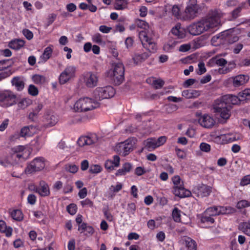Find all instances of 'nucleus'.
<instances>
[{"instance_id":"f257e3e1","label":"nucleus","mask_w":250,"mask_h":250,"mask_svg":"<svg viewBox=\"0 0 250 250\" xmlns=\"http://www.w3.org/2000/svg\"><path fill=\"white\" fill-rule=\"evenodd\" d=\"M221 17V13L219 10L211 9L208 11L206 17L188 26L187 32L193 36L199 35L209 29L219 25Z\"/></svg>"},{"instance_id":"f03ea898","label":"nucleus","mask_w":250,"mask_h":250,"mask_svg":"<svg viewBox=\"0 0 250 250\" xmlns=\"http://www.w3.org/2000/svg\"><path fill=\"white\" fill-rule=\"evenodd\" d=\"M242 101L239 96L225 95L215 101L213 105L214 112L220 115L221 118L227 120L230 116L232 105L238 104Z\"/></svg>"},{"instance_id":"7ed1b4c3","label":"nucleus","mask_w":250,"mask_h":250,"mask_svg":"<svg viewBox=\"0 0 250 250\" xmlns=\"http://www.w3.org/2000/svg\"><path fill=\"white\" fill-rule=\"evenodd\" d=\"M136 24L138 27L143 29L139 32V38L144 48L152 52L157 49V44L154 39L148 31H146V29L148 27V23L144 20L138 19L136 21Z\"/></svg>"},{"instance_id":"20e7f679","label":"nucleus","mask_w":250,"mask_h":250,"mask_svg":"<svg viewBox=\"0 0 250 250\" xmlns=\"http://www.w3.org/2000/svg\"><path fill=\"white\" fill-rule=\"evenodd\" d=\"M100 105L99 102L88 97L79 99L77 101L73 106V109L77 112H86L92 110Z\"/></svg>"},{"instance_id":"39448f33","label":"nucleus","mask_w":250,"mask_h":250,"mask_svg":"<svg viewBox=\"0 0 250 250\" xmlns=\"http://www.w3.org/2000/svg\"><path fill=\"white\" fill-rule=\"evenodd\" d=\"M124 66L122 63H114L112 64V68L107 72V76L115 84L119 85L124 80Z\"/></svg>"},{"instance_id":"423d86ee","label":"nucleus","mask_w":250,"mask_h":250,"mask_svg":"<svg viewBox=\"0 0 250 250\" xmlns=\"http://www.w3.org/2000/svg\"><path fill=\"white\" fill-rule=\"evenodd\" d=\"M199 6L197 0H189L185 11L182 13V20L183 21H190L198 16Z\"/></svg>"},{"instance_id":"0eeeda50","label":"nucleus","mask_w":250,"mask_h":250,"mask_svg":"<svg viewBox=\"0 0 250 250\" xmlns=\"http://www.w3.org/2000/svg\"><path fill=\"white\" fill-rule=\"evenodd\" d=\"M172 181L174 184L172 188L173 194L181 198L190 197L191 192L185 188L183 182H181V178L178 175H175L172 178Z\"/></svg>"},{"instance_id":"6e6552de","label":"nucleus","mask_w":250,"mask_h":250,"mask_svg":"<svg viewBox=\"0 0 250 250\" xmlns=\"http://www.w3.org/2000/svg\"><path fill=\"white\" fill-rule=\"evenodd\" d=\"M115 91L111 86L99 87L96 88L93 92V95L96 100H102L110 98L114 95Z\"/></svg>"},{"instance_id":"1a4fd4ad","label":"nucleus","mask_w":250,"mask_h":250,"mask_svg":"<svg viewBox=\"0 0 250 250\" xmlns=\"http://www.w3.org/2000/svg\"><path fill=\"white\" fill-rule=\"evenodd\" d=\"M45 160L42 157H37L33 159L25 169L26 174H32L42 170L45 167Z\"/></svg>"},{"instance_id":"9d476101","label":"nucleus","mask_w":250,"mask_h":250,"mask_svg":"<svg viewBox=\"0 0 250 250\" xmlns=\"http://www.w3.org/2000/svg\"><path fill=\"white\" fill-rule=\"evenodd\" d=\"M17 96L11 91L5 90L0 91V102L3 105L8 107L17 103Z\"/></svg>"},{"instance_id":"9b49d317","label":"nucleus","mask_w":250,"mask_h":250,"mask_svg":"<svg viewBox=\"0 0 250 250\" xmlns=\"http://www.w3.org/2000/svg\"><path fill=\"white\" fill-rule=\"evenodd\" d=\"M12 153L10 155L13 161H16V164L19 161L25 160L29 155V152L22 146H16L12 148Z\"/></svg>"},{"instance_id":"f8f14e48","label":"nucleus","mask_w":250,"mask_h":250,"mask_svg":"<svg viewBox=\"0 0 250 250\" xmlns=\"http://www.w3.org/2000/svg\"><path fill=\"white\" fill-rule=\"evenodd\" d=\"M76 67L73 65L67 66L62 72L59 77L61 84H64L75 76Z\"/></svg>"},{"instance_id":"ddd939ff","label":"nucleus","mask_w":250,"mask_h":250,"mask_svg":"<svg viewBox=\"0 0 250 250\" xmlns=\"http://www.w3.org/2000/svg\"><path fill=\"white\" fill-rule=\"evenodd\" d=\"M156 50L157 49L153 52L148 50V52H134L131 55L133 64L134 65H140L150 56L151 53H154Z\"/></svg>"},{"instance_id":"4468645a","label":"nucleus","mask_w":250,"mask_h":250,"mask_svg":"<svg viewBox=\"0 0 250 250\" xmlns=\"http://www.w3.org/2000/svg\"><path fill=\"white\" fill-rule=\"evenodd\" d=\"M218 38L224 40L227 43L231 44L239 40V37L236 35L235 32L232 29L225 30L221 32Z\"/></svg>"},{"instance_id":"2eb2a0df","label":"nucleus","mask_w":250,"mask_h":250,"mask_svg":"<svg viewBox=\"0 0 250 250\" xmlns=\"http://www.w3.org/2000/svg\"><path fill=\"white\" fill-rule=\"evenodd\" d=\"M239 139L236 135L233 133L221 134L215 138V141L218 144L224 145L232 143Z\"/></svg>"},{"instance_id":"dca6fc26","label":"nucleus","mask_w":250,"mask_h":250,"mask_svg":"<svg viewBox=\"0 0 250 250\" xmlns=\"http://www.w3.org/2000/svg\"><path fill=\"white\" fill-rule=\"evenodd\" d=\"M98 141V137L96 134L89 136H81L77 141L78 145L81 147L93 145Z\"/></svg>"},{"instance_id":"f3484780","label":"nucleus","mask_w":250,"mask_h":250,"mask_svg":"<svg viewBox=\"0 0 250 250\" xmlns=\"http://www.w3.org/2000/svg\"><path fill=\"white\" fill-rule=\"evenodd\" d=\"M200 125L207 128H210L213 126L215 121L212 117L208 114H204L198 119Z\"/></svg>"},{"instance_id":"a211bd4d","label":"nucleus","mask_w":250,"mask_h":250,"mask_svg":"<svg viewBox=\"0 0 250 250\" xmlns=\"http://www.w3.org/2000/svg\"><path fill=\"white\" fill-rule=\"evenodd\" d=\"M98 82V77L96 74L91 72H87L84 75V83L88 87L95 86Z\"/></svg>"},{"instance_id":"6ab92c4d","label":"nucleus","mask_w":250,"mask_h":250,"mask_svg":"<svg viewBox=\"0 0 250 250\" xmlns=\"http://www.w3.org/2000/svg\"><path fill=\"white\" fill-rule=\"evenodd\" d=\"M35 190L42 197L48 196L50 194L49 186L44 181H41L38 188H36Z\"/></svg>"},{"instance_id":"aec40b11","label":"nucleus","mask_w":250,"mask_h":250,"mask_svg":"<svg viewBox=\"0 0 250 250\" xmlns=\"http://www.w3.org/2000/svg\"><path fill=\"white\" fill-rule=\"evenodd\" d=\"M200 222L203 225V227L207 228L213 224L215 220L205 211L199 215Z\"/></svg>"},{"instance_id":"412c9836","label":"nucleus","mask_w":250,"mask_h":250,"mask_svg":"<svg viewBox=\"0 0 250 250\" xmlns=\"http://www.w3.org/2000/svg\"><path fill=\"white\" fill-rule=\"evenodd\" d=\"M187 32V28L181 27L180 23H177L171 30V33L178 39L186 37Z\"/></svg>"},{"instance_id":"4be33fe9","label":"nucleus","mask_w":250,"mask_h":250,"mask_svg":"<svg viewBox=\"0 0 250 250\" xmlns=\"http://www.w3.org/2000/svg\"><path fill=\"white\" fill-rule=\"evenodd\" d=\"M58 122V118L57 116L51 114H46L44 115V125L45 128L49 127L55 125Z\"/></svg>"},{"instance_id":"5701e85b","label":"nucleus","mask_w":250,"mask_h":250,"mask_svg":"<svg viewBox=\"0 0 250 250\" xmlns=\"http://www.w3.org/2000/svg\"><path fill=\"white\" fill-rule=\"evenodd\" d=\"M210 186L202 184L199 186L196 189V193L199 197H204L209 196L212 191Z\"/></svg>"},{"instance_id":"b1692460","label":"nucleus","mask_w":250,"mask_h":250,"mask_svg":"<svg viewBox=\"0 0 250 250\" xmlns=\"http://www.w3.org/2000/svg\"><path fill=\"white\" fill-rule=\"evenodd\" d=\"M120 159L118 155L113 156V160H107L104 164L105 168L108 170H113L115 167H118L120 165Z\"/></svg>"},{"instance_id":"393cba45","label":"nucleus","mask_w":250,"mask_h":250,"mask_svg":"<svg viewBox=\"0 0 250 250\" xmlns=\"http://www.w3.org/2000/svg\"><path fill=\"white\" fill-rule=\"evenodd\" d=\"M232 84L235 87H238L244 84L249 81V77L245 75H239L232 78Z\"/></svg>"},{"instance_id":"a878e982","label":"nucleus","mask_w":250,"mask_h":250,"mask_svg":"<svg viewBox=\"0 0 250 250\" xmlns=\"http://www.w3.org/2000/svg\"><path fill=\"white\" fill-rule=\"evenodd\" d=\"M37 128L34 125L24 126L21 129V135L22 137L30 136L36 133Z\"/></svg>"},{"instance_id":"bb28decb","label":"nucleus","mask_w":250,"mask_h":250,"mask_svg":"<svg viewBox=\"0 0 250 250\" xmlns=\"http://www.w3.org/2000/svg\"><path fill=\"white\" fill-rule=\"evenodd\" d=\"M78 230L81 233H84V235L86 236H91L94 232V229L85 223H83L78 226Z\"/></svg>"},{"instance_id":"cd10ccee","label":"nucleus","mask_w":250,"mask_h":250,"mask_svg":"<svg viewBox=\"0 0 250 250\" xmlns=\"http://www.w3.org/2000/svg\"><path fill=\"white\" fill-rule=\"evenodd\" d=\"M245 3H241L233 10L230 13V16L229 17V21H233L235 20L237 18L241 16V13L244 7Z\"/></svg>"},{"instance_id":"c85d7f7f","label":"nucleus","mask_w":250,"mask_h":250,"mask_svg":"<svg viewBox=\"0 0 250 250\" xmlns=\"http://www.w3.org/2000/svg\"><path fill=\"white\" fill-rule=\"evenodd\" d=\"M144 148L151 151L157 148L155 138H149L144 141Z\"/></svg>"},{"instance_id":"c756f323","label":"nucleus","mask_w":250,"mask_h":250,"mask_svg":"<svg viewBox=\"0 0 250 250\" xmlns=\"http://www.w3.org/2000/svg\"><path fill=\"white\" fill-rule=\"evenodd\" d=\"M0 231L4 233L6 237H10L12 235L13 229L11 227L7 226L5 222L2 220H0Z\"/></svg>"},{"instance_id":"7c9ffc66","label":"nucleus","mask_w":250,"mask_h":250,"mask_svg":"<svg viewBox=\"0 0 250 250\" xmlns=\"http://www.w3.org/2000/svg\"><path fill=\"white\" fill-rule=\"evenodd\" d=\"M200 95V91L194 89L184 90L182 91V96L187 99H192L198 97Z\"/></svg>"},{"instance_id":"2f4dec72","label":"nucleus","mask_w":250,"mask_h":250,"mask_svg":"<svg viewBox=\"0 0 250 250\" xmlns=\"http://www.w3.org/2000/svg\"><path fill=\"white\" fill-rule=\"evenodd\" d=\"M219 206L220 215H229L235 213L236 209L230 206Z\"/></svg>"},{"instance_id":"473e14b6","label":"nucleus","mask_w":250,"mask_h":250,"mask_svg":"<svg viewBox=\"0 0 250 250\" xmlns=\"http://www.w3.org/2000/svg\"><path fill=\"white\" fill-rule=\"evenodd\" d=\"M137 139L136 137H132L126 140V155L128 154L127 152H130L134 148Z\"/></svg>"},{"instance_id":"72a5a7b5","label":"nucleus","mask_w":250,"mask_h":250,"mask_svg":"<svg viewBox=\"0 0 250 250\" xmlns=\"http://www.w3.org/2000/svg\"><path fill=\"white\" fill-rule=\"evenodd\" d=\"M52 52V46H49L46 47L43 51V53L40 57L41 61L42 62H46L51 57Z\"/></svg>"},{"instance_id":"f704fd0d","label":"nucleus","mask_w":250,"mask_h":250,"mask_svg":"<svg viewBox=\"0 0 250 250\" xmlns=\"http://www.w3.org/2000/svg\"><path fill=\"white\" fill-rule=\"evenodd\" d=\"M9 213L14 220L17 221H21L23 220V215L21 210L18 209L11 210Z\"/></svg>"},{"instance_id":"c9c22d12","label":"nucleus","mask_w":250,"mask_h":250,"mask_svg":"<svg viewBox=\"0 0 250 250\" xmlns=\"http://www.w3.org/2000/svg\"><path fill=\"white\" fill-rule=\"evenodd\" d=\"M24 43L23 40L20 39L15 40L9 42V46L12 49L18 50L24 46Z\"/></svg>"},{"instance_id":"e433bc0d","label":"nucleus","mask_w":250,"mask_h":250,"mask_svg":"<svg viewBox=\"0 0 250 250\" xmlns=\"http://www.w3.org/2000/svg\"><path fill=\"white\" fill-rule=\"evenodd\" d=\"M11 83L12 85L15 86L17 89L19 91L23 89L24 86L23 82L18 77L13 78L11 81Z\"/></svg>"},{"instance_id":"4c0bfd02","label":"nucleus","mask_w":250,"mask_h":250,"mask_svg":"<svg viewBox=\"0 0 250 250\" xmlns=\"http://www.w3.org/2000/svg\"><path fill=\"white\" fill-rule=\"evenodd\" d=\"M209 62L213 64H216L220 66H224L228 63L226 60L224 58H220L218 56L212 58Z\"/></svg>"},{"instance_id":"58836bf2","label":"nucleus","mask_w":250,"mask_h":250,"mask_svg":"<svg viewBox=\"0 0 250 250\" xmlns=\"http://www.w3.org/2000/svg\"><path fill=\"white\" fill-rule=\"evenodd\" d=\"M205 211L213 218L214 216L220 215L218 206L208 207Z\"/></svg>"},{"instance_id":"ea45409f","label":"nucleus","mask_w":250,"mask_h":250,"mask_svg":"<svg viewBox=\"0 0 250 250\" xmlns=\"http://www.w3.org/2000/svg\"><path fill=\"white\" fill-rule=\"evenodd\" d=\"M236 63L234 61L229 62L228 66L225 68H220L219 69V72L220 74H227L231 71L233 69L236 67Z\"/></svg>"},{"instance_id":"a19ab883","label":"nucleus","mask_w":250,"mask_h":250,"mask_svg":"<svg viewBox=\"0 0 250 250\" xmlns=\"http://www.w3.org/2000/svg\"><path fill=\"white\" fill-rule=\"evenodd\" d=\"M31 104L32 101L29 99L23 98L17 103V105L19 109H23L31 105Z\"/></svg>"},{"instance_id":"79ce46f5","label":"nucleus","mask_w":250,"mask_h":250,"mask_svg":"<svg viewBox=\"0 0 250 250\" xmlns=\"http://www.w3.org/2000/svg\"><path fill=\"white\" fill-rule=\"evenodd\" d=\"M239 229L244 233L250 236V223L249 222H244L239 225Z\"/></svg>"},{"instance_id":"37998d69","label":"nucleus","mask_w":250,"mask_h":250,"mask_svg":"<svg viewBox=\"0 0 250 250\" xmlns=\"http://www.w3.org/2000/svg\"><path fill=\"white\" fill-rule=\"evenodd\" d=\"M186 247L188 250H196L197 244L196 242L191 238L188 237L185 240Z\"/></svg>"},{"instance_id":"c03bdc74","label":"nucleus","mask_w":250,"mask_h":250,"mask_svg":"<svg viewBox=\"0 0 250 250\" xmlns=\"http://www.w3.org/2000/svg\"><path fill=\"white\" fill-rule=\"evenodd\" d=\"M16 164V161H13L11 156L0 160V165L5 167H7L11 165H14Z\"/></svg>"},{"instance_id":"a18cd8bd","label":"nucleus","mask_w":250,"mask_h":250,"mask_svg":"<svg viewBox=\"0 0 250 250\" xmlns=\"http://www.w3.org/2000/svg\"><path fill=\"white\" fill-rule=\"evenodd\" d=\"M242 101L250 100V89H245L238 94Z\"/></svg>"},{"instance_id":"49530a36","label":"nucleus","mask_w":250,"mask_h":250,"mask_svg":"<svg viewBox=\"0 0 250 250\" xmlns=\"http://www.w3.org/2000/svg\"><path fill=\"white\" fill-rule=\"evenodd\" d=\"M181 211L177 208H174L172 212V216L175 222H180L181 221Z\"/></svg>"},{"instance_id":"de8ad7c7","label":"nucleus","mask_w":250,"mask_h":250,"mask_svg":"<svg viewBox=\"0 0 250 250\" xmlns=\"http://www.w3.org/2000/svg\"><path fill=\"white\" fill-rule=\"evenodd\" d=\"M249 207H250V200L248 201L246 200H241L239 201L236 205V208L238 209H242Z\"/></svg>"},{"instance_id":"09e8293b","label":"nucleus","mask_w":250,"mask_h":250,"mask_svg":"<svg viewBox=\"0 0 250 250\" xmlns=\"http://www.w3.org/2000/svg\"><path fill=\"white\" fill-rule=\"evenodd\" d=\"M33 82L38 84H42L45 82V78L43 76L40 75H35L32 77Z\"/></svg>"},{"instance_id":"8fccbe9b","label":"nucleus","mask_w":250,"mask_h":250,"mask_svg":"<svg viewBox=\"0 0 250 250\" xmlns=\"http://www.w3.org/2000/svg\"><path fill=\"white\" fill-rule=\"evenodd\" d=\"M102 167L99 165H93L90 166L89 172L91 173L97 174L101 172Z\"/></svg>"},{"instance_id":"3c124183","label":"nucleus","mask_w":250,"mask_h":250,"mask_svg":"<svg viewBox=\"0 0 250 250\" xmlns=\"http://www.w3.org/2000/svg\"><path fill=\"white\" fill-rule=\"evenodd\" d=\"M172 13L177 19L182 20V13L180 12V8L177 5H174L172 8Z\"/></svg>"},{"instance_id":"603ef678","label":"nucleus","mask_w":250,"mask_h":250,"mask_svg":"<svg viewBox=\"0 0 250 250\" xmlns=\"http://www.w3.org/2000/svg\"><path fill=\"white\" fill-rule=\"evenodd\" d=\"M240 185L241 186H245L250 185V174L244 176L241 179Z\"/></svg>"},{"instance_id":"864d4df0","label":"nucleus","mask_w":250,"mask_h":250,"mask_svg":"<svg viewBox=\"0 0 250 250\" xmlns=\"http://www.w3.org/2000/svg\"><path fill=\"white\" fill-rule=\"evenodd\" d=\"M198 70L197 71V73L198 75H202L205 73L207 71L205 67V63L203 62H200L198 64Z\"/></svg>"},{"instance_id":"5fc2aeb1","label":"nucleus","mask_w":250,"mask_h":250,"mask_svg":"<svg viewBox=\"0 0 250 250\" xmlns=\"http://www.w3.org/2000/svg\"><path fill=\"white\" fill-rule=\"evenodd\" d=\"M125 0H116L115 3V8L117 10H122L124 8Z\"/></svg>"},{"instance_id":"6e6d98bb","label":"nucleus","mask_w":250,"mask_h":250,"mask_svg":"<svg viewBox=\"0 0 250 250\" xmlns=\"http://www.w3.org/2000/svg\"><path fill=\"white\" fill-rule=\"evenodd\" d=\"M29 93L34 96H37L38 94V89L34 85H30L28 88Z\"/></svg>"},{"instance_id":"4d7b16f0","label":"nucleus","mask_w":250,"mask_h":250,"mask_svg":"<svg viewBox=\"0 0 250 250\" xmlns=\"http://www.w3.org/2000/svg\"><path fill=\"white\" fill-rule=\"evenodd\" d=\"M67 211L71 215H74L77 211V206L74 204H71L67 207Z\"/></svg>"},{"instance_id":"13d9d810","label":"nucleus","mask_w":250,"mask_h":250,"mask_svg":"<svg viewBox=\"0 0 250 250\" xmlns=\"http://www.w3.org/2000/svg\"><path fill=\"white\" fill-rule=\"evenodd\" d=\"M200 148L202 151L208 152L210 150V146L206 143H202L200 145Z\"/></svg>"},{"instance_id":"bf43d9fd","label":"nucleus","mask_w":250,"mask_h":250,"mask_svg":"<svg viewBox=\"0 0 250 250\" xmlns=\"http://www.w3.org/2000/svg\"><path fill=\"white\" fill-rule=\"evenodd\" d=\"M167 141V137L165 136H161L157 139H156V143L157 147L163 145Z\"/></svg>"},{"instance_id":"052dcab7","label":"nucleus","mask_w":250,"mask_h":250,"mask_svg":"<svg viewBox=\"0 0 250 250\" xmlns=\"http://www.w3.org/2000/svg\"><path fill=\"white\" fill-rule=\"evenodd\" d=\"M164 84V81L160 79L153 80L152 84L156 89L161 88L163 86Z\"/></svg>"},{"instance_id":"680f3d73","label":"nucleus","mask_w":250,"mask_h":250,"mask_svg":"<svg viewBox=\"0 0 250 250\" xmlns=\"http://www.w3.org/2000/svg\"><path fill=\"white\" fill-rule=\"evenodd\" d=\"M39 137H37L32 141V145L37 148H41L43 145V143L41 141Z\"/></svg>"},{"instance_id":"e2e57ef3","label":"nucleus","mask_w":250,"mask_h":250,"mask_svg":"<svg viewBox=\"0 0 250 250\" xmlns=\"http://www.w3.org/2000/svg\"><path fill=\"white\" fill-rule=\"evenodd\" d=\"M67 171L71 173H76L78 170V167L75 165H69L66 167Z\"/></svg>"},{"instance_id":"0e129e2a","label":"nucleus","mask_w":250,"mask_h":250,"mask_svg":"<svg viewBox=\"0 0 250 250\" xmlns=\"http://www.w3.org/2000/svg\"><path fill=\"white\" fill-rule=\"evenodd\" d=\"M123 185L120 183H117L116 185H112L110 188L111 191L113 192H117L122 188Z\"/></svg>"},{"instance_id":"69168bd1","label":"nucleus","mask_w":250,"mask_h":250,"mask_svg":"<svg viewBox=\"0 0 250 250\" xmlns=\"http://www.w3.org/2000/svg\"><path fill=\"white\" fill-rule=\"evenodd\" d=\"M92 41L95 43L100 44L102 42V38L99 33H97L92 36Z\"/></svg>"},{"instance_id":"338daca9","label":"nucleus","mask_w":250,"mask_h":250,"mask_svg":"<svg viewBox=\"0 0 250 250\" xmlns=\"http://www.w3.org/2000/svg\"><path fill=\"white\" fill-rule=\"evenodd\" d=\"M243 48V44L241 43H238L234 46L233 52L235 54H238Z\"/></svg>"},{"instance_id":"774afa93","label":"nucleus","mask_w":250,"mask_h":250,"mask_svg":"<svg viewBox=\"0 0 250 250\" xmlns=\"http://www.w3.org/2000/svg\"><path fill=\"white\" fill-rule=\"evenodd\" d=\"M146 172V171L144 167H137L135 169V174L137 176H141Z\"/></svg>"}]
</instances>
